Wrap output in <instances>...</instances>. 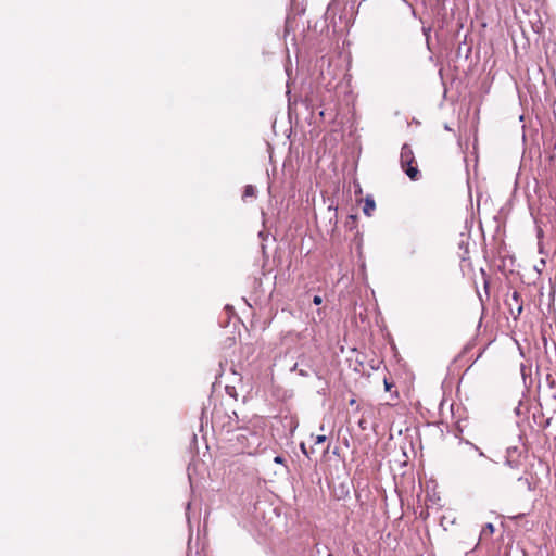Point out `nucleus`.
Segmentation results:
<instances>
[{
    "label": "nucleus",
    "instance_id": "20e7f679",
    "mask_svg": "<svg viewBox=\"0 0 556 556\" xmlns=\"http://www.w3.org/2000/svg\"><path fill=\"white\" fill-rule=\"evenodd\" d=\"M255 193H256V190H255L254 186L247 185L244 187V190H243V193H242L243 201H247L249 198H254Z\"/></svg>",
    "mask_w": 556,
    "mask_h": 556
},
{
    "label": "nucleus",
    "instance_id": "f257e3e1",
    "mask_svg": "<svg viewBox=\"0 0 556 556\" xmlns=\"http://www.w3.org/2000/svg\"><path fill=\"white\" fill-rule=\"evenodd\" d=\"M401 167L410 180L416 181L420 177V172L417 167V162L412 148L408 144H403L400 155Z\"/></svg>",
    "mask_w": 556,
    "mask_h": 556
},
{
    "label": "nucleus",
    "instance_id": "f03ea898",
    "mask_svg": "<svg viewBox=\"0 0 556 556\" xmlns=\"http://www.w3.org/2000/svg\"><path fill=\"white\" fill-rule=\"evenodd\" d=\"M522 299L519 292L514 291L507 299H506V305L508 307L509 314L514 317V319H517L520 314L522 313L523 306H522Z\"/></svg>",
    "mask_w": 556,
    "mask_h": 556
},
{
    "label": "nucleus",
    "instance_id": "6e6552de",
    "mask_svg": "<svg viewBox=\"0 0 556 556\" xmlns=\"http://www.w3.org/2000/svg\"><path fill=\"white\" fill-rule=\"evenodd\" d=\"M321 302H323L321 296H319V295H315V296H314V299H313V303H314L315 305H320V304H321Z\"/></svg>",
    "mask_w": 556,
    "mask_h": 556
},
{
    "label": "nucleus",
    "instance_id": "39448f33",
    "mask_svg": "<svg viewBox=\"0 0 556 556\" xmlns=\"http://www.w3.org/2000/svg\"><path fill=\"white\" fill-rule=\"evenodd\" d=\"M494 533V526L486 523L481 530V536H491Z\"/></svg>",
    "mask_w": 556,
    "mask_h": 556
},
{
    "label": "nucleus",
    "instance_id": "7ed1b4c3",
    "mask_svg": "<svg viewBox=\"0 0 556 556\" xmlns=\"http://www.w3.org/2000/svg\"><path fill=\"white\" fill-rule=\"evenodd\" d=\"M375 208H376L375 201L371 198H367L365 200V204H364V207H363L364 213L367 216H371V213H372V211H375Z\"/></svg>",
    "mask_w": 556,
    "mask_h": 556
},
{
    "label": "nucleus",
    "instance_id": "9b49d317",
    "mask_svg": "<svg viewBox=\"0 0 556 556\" xmlns=\"http://www.w3.org/2000/svg\"><path fill=\"white\" fill-rule=\"evenodd\" d=\"M394 397H399L397 391L394 392Z\"/></svg>",
    "mask_w": 556,
    "mask_h": 556
},
{
    "label": "nucleus",
    "instance_id": "423d86ee",
    "mask_svg": "<svg viewBox=\"0 0 556 556\" xmlns=\"http://www.w3.org/2000/svg\"><path fill=\"white\" fill-rule=\"evenodd\" d=\"M383 384L386 391H391V389L394 387V383L389 381L387 378L383 379Z\"/></svg>",
    "mask_w": 556,
    "mask_h": 556
},
{
    "label": "nucleus",
    "instance_id": "0eeeda50",
    "mask_svg": "<svg viewBox=\"0 0 556 556\" xmlns=\"http://www.w3.org/2000/svg\"><path fill=\"white\" fill-rule=\"evenodd\" d=\"M327 440V437L324 434L317 435L315 439V444H321Z\"/></svg>",
    "mask_w": 556,
    "mask_h": 556
},
{
    "label": "nucleus",
    "instance_id": "1a4fd4ad",
    "mask_svg": "<svg viewBox=\"0 0 556 556\" xmlns=\"http://www.w3.org/2000/svg\"><path fill=\"white\" fill-rule=\"evenodd\" d=\"M300 447H301V451L303 452V454H304L305 456L309 457V453H308V451L306 450L305 444H304V443H301V444H300Z\"/></svg>",
    "mask_w": 556,
    "mask_h": 556
},
{
    "label": "nucleus",
    "instance_id": "9d476101",
    "mask_svg": "<svg viewBox=\"0 0 556 556\" xmlns=\"http://www.w3.org/2000/svg\"><path fill=\"white\" fill-rule=\"evenodd\" d=\"M274 462H275L276 464H283V463H285V458H283V457H281V456H276V457L274 458Z\"/></svg>",
    "mask_w": 556,
    "mask_h": 556
}]
</instances>
